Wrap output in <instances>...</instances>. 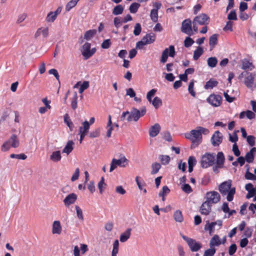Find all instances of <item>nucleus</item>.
Listing matches in <instances>:
<instances>
[{
  "label": "nucleus",
  "instance_id": "1",
  "mask_svg": "<svg viewBox=\"0 0 256 256\" xmlns=\"http://www.w3.org/2000/svg\"><path fill=\"white\" fill-rule=\"evenodd\" d=\"M209 132L210 130L208 128L197 126L195 130H192L190 132L186 133L184 136L186 139L191 141V148H194L202 142V134L207 135Z\"/></svg>",
  "mask_w": 256,
  "mask_h": 256
},
{
  "label": "nucleus",
  "instance_id": "2",
  "mask_svg": "<svg viewBox=\"0 0 256 256\" xmlns=\"http://www.w3.org/2000/svg\"><path fill=\"white\" fill-rule=\"evenodd\" d=\"M146 112V106H142L140 110L136 108H132L131 111L124 112L120 116L121 120H124L126 115H128L126 120L128 122L132 120L136 122L138 121L140 118L144 116Z\"/></svg>",
  "mask_w": 256,
  "mask_h": 256
},
{
  "label": "nucleus",
  "instance_id": "3",
  "mask_svg": "<svg viewBox=\"0 0 256 256\" xmlns=\"http://www.w3.org/2000/svg\"><path fill=\"white\" fill-rule=\"evenodd\" d=\"M232 181L228 180L222 182L218 186V190L222 196H227L226 200L228 202H231L234 199V196L236 194V188L232 187Z\"/></svg>",
  "mask_w": 256,
  "mask_h": 256
},
{
  "label": "nucleus",
  "instance_id": "4",
  "mask_svg": "<svg viewBox=\"0 0 256 256\" xmlns=\"http://www.w3.org/2000/svg\"><path fill=\"white\" fill-rule=\"evenodd\" d=\"M209 20L210 18L205 14H201L196 16L192 21L194 31L197 32H198V25H207Z\"/></svg>",
  "mask_w": 256,
  "mask_h": 256
},
{
  "label": "nucleus",
  "instance_id": "5",
  "mask_svg": "<svg viewBox=\"0 0 256 256\" xmlns=\"http://www.w3.org/2000/svg\"><path fill=\"white\" fill-rule=\"evenodd\" d=\"M156 40V36L154 33H150L144 36L141 40L136 42V48L138 49H142L145 45L153 43Z\"/></svg>",
  "mask_w": 256,
  "mask_h": 256
},
{
  "label": "nucleus",
  "instance_id": "6",
  "mask_svg": "<svg viewBox=\"0 0 256 256\" xmlns=\"http://www.w3.org/2000/svg\"><path fill=\"white\" fill-rule=\"evenodd\" d=\"M128 164V160L124 156H121L119 159L112 158L110 163V172H112L118 166L124 168Z\"/></svg>",
  "mask_w": 256,
  "mask_h": 256
},
{
  "label": "nucleus",
  "instance_id": "7",
  "mask_svg": "<svg viewBox=\"0 0 256 256\" xmlns=\"http://www.w3.org/2000/svg\"><path fill=\"white\" fill-rule=\"evenodd\" d=\"M215 156L211 154H206L201 159V166L203 168H207L214 164Z\"/></svg>",
  "mask_w": 256,
  "mask_h": 256
},
{
  "label": "nucleus",
  "instance_id": "8",
  "mask_svg": "<svg viewBox=\"0 0 256 256\" xmlns=\"http://www.w3.org/2000/svg\"><path fill=\"white\" fill-rule=\"evenodd\" d=\"M182 237L187 242L192 252H197L202 248V244L196 242L195 240L188 238L184 235H182Z\"/></svg>",
  "mask_w": 256,
  "mask_h": 256
},
{
  "label": "nucleus",
  "instance_id": "9",
  "mask_svg": "<svg viewBox=\"0 0 256 256\" xmlns=\"http://www.w3.org/2000/svg\"><path fill=\"white\" fill-rule=\"evenodd\" d=\"M206 102L214 107H218L222 104V98L219 94H212L206 98Z\"/></svg>",
  "mask_w": 256,
  "mask_h": 256
},
{
  "label": "nucleus",
  "instance_id": "10",
  "mask_svg": "<svg viewBox=\"0 0 256 256\" xmlns=\"http://www.w3.org/2000/svg\"><path fill=\"white\" fill-rule=\"evenodd\" d=\"M206 198L205 202L212 205V204H216L220 202V196L217 192L211 191L206 192Z\"/></svg>",
  "mask_w": 256,
  "mask_h": 256
},
{
  "label": "nucleus",
  "instance_id": "11",
  "mask_svg": "<svg viewBox=\"0 0 256 256\" xmlns=\"http://www.w3.org/2000/svg\"><path fill=\"white\" fill-rule=\"evenodd\" d=\"M176 54L174 46L172 45L170 46L168 48H166L162 52L160 58V62L164 64L168 60V56L174 58Z\"/></svg>",
  "mask_w": 256,
  "mask_h": 256
},
{
  "label": "nucleus",
  "instance_id": "12",
  "mask_svg": "<svg viewBox=\"0 0 256 256\" xmlns=\"http://www.w3.org/2000/svg\"><path fill=\"white\" fill-rule=\"evenodd\" d=\"M181 31L190 36L194 34L193 26L192 27V21L190 19H186L182 22Z\"/></svg>",
  "mask_w": 256,
  "mask_h": 256
},
{
  "label": "nucleus",
  "instance_id": "13",
  "mask_svg": "<svg viewBox=\"0 0 256 256\" xmlns=\"http://www.w3.org/2000/svg\"><path fill=\"white\" fill-rule=\"evenodd\" d=\"M242 75L244 76V83L248 88H252L254 84L256 74L252 72H242Z\"/></svg>",
  "mask_w": 256,
  "mask_h": 256
},
{
  "label": "nucleus",
  "instance_id": "14",
  "mask_svg": "<svg viewBox=\"0 0 256 256\" xmlns=\"http://www.w3.org/2000/svg\"><path fill=\"white\" fill-rule=\"evenodd\" d=\"M222 134L219 130H216L212 136L210 142L214 146H218L222 144Z\"/></svg>",
  "mask_w": 256,
  "mask_h": 256
},
{
  "label": "nucleus",
  "instance_id": "15",
  "mask_svg": "<svg viewBox=\"0 0 256 256\" xmlns=\"http://www.w3.org/2000/svg\"><path fill=\"white\" fill-rule=\"evenodd\" d=\"M77 200V195L74 193L68 194L64 200V202L66 207H68L70 204L75 202Z\"/></svg>",
  "mask_w": 256,
  "mask_h": 256
},
{
  "label": "nucleus",
  "instance_id": "16",
  "mask_svg": "<svg viewBox=\"0 0 256 256\" xmlns=\"http://www.w3.org/2000/svg\"><path fill=\"white\" fill-rule=\"evenodd\" d=\"M212 210V205L207 202H204L201 205L200 209V212L202 214L208 216Z\"/></svg>",
  "mask_w": 256,
  "mask_h": 256
},
{
  "label": "nucleus",
  "instance_id": "17",
  "mask_svg": "<svg viewBox=\"0 0 256 256\" xmlns=\"http://www.w3.org/2000/svg\"><path fill=\"white\" fill-rule=\"evenodd\" d=\"M62 231V228L59 220H55L52 226V233L53 234H60Z\"/></svg>",
  "mask_w": 256,
  "mask_h": 256
},
{
  "label": "nucleus",
  "instance_id": "18",
  "mask_svg": "<svg viewBox=\"0 0 256 256\" xmlns=\"http://www.w3.org/2000/svg\"><path fill=\"white\" fill-rule=\"evenodd\" d=\"M160 130V125L156 123L152 126L149 130V134L150 136L154 138L156 136Z\"/></svg>",
  "mask_w": 256,
  "mask_h": 256
},
{
  "label": "nucleus",
  "instance_id": "19",
  "mask_svg": "<svg viewBox=\"0 0 256 256\" xmlns=\"http://www.w3.org/2000/svg\"><path fill=\"white\" fill-rule=\"evenodd\" d=\"M222 244V240L218 234H214L210 239V248L218 246Z\"/></svg>",
  "mask_w": 256,
  "mask_h": 256
},
{
  "label": "nucleus",
  "instance_id": "20",
  "mask_svg": "<svg viewBox=\"0 0 256 256\" xmlns=\"http://www.w3.org/2000/svg\"><path fill=\"white\" fill-rule=\"evenodd\" d=\"M245 116L250 120H252L255 118V114L254 112L250 110L242 112L240 114L239 118L240 119H242Z\"/></svg>",
  "mask_w": 256,
  "mask_h": 256
},
{
  "label": "nucleus",
  "instance_id": "21",
  "mask_svg": "<svg viewBox=\"0 0 256 256\" xmlns=\"http://www.w3.org/2000/svg\"><path fill=\"white\" fill-rule=\"evenodd\" d=\"M132 228H128L126 230L122 232L120 237V240L122 242H126L130 238L131 235Z\"/></svg>",
  "mask_w": 256,
  "mask_h": 256
},
{
  "label": "nucleus",
  "instance_id": "22",
  "mask_svg": "<svg viewBox=\"0 0 256 256\" xmlns=\"http://www.w3.org/2000/svg\"><path fill=\"white\" fill-rule=\"evenodd\" d=\"M90 48V44L89 42H86L82 47V54L86 60L88 58V53Z\"/></svg>",
  "mask_w": 256,
  "mask_h": 256
},
{
  "label": "nucleus",
  "instance_id": "23",
  "mask_svg": "<svg viewBox=\"0 0 256 256\" xmlns=\"http://www.w3.org/2000/svg\"><path fill=\"white\" fill-rule=\"evenodd\" d=\"M74 142L72 140H68L64 148L62 150L63 153H66L68 155L74 150Z\"/></svg>",
  "mask_w": 256,
  "mask_h": 256
},
{
  "label": "nucleus",
  "instance_id": "24",
  "mask_svg": "<svg viewBox=\"0 0 256 256\" xmlns=\"http://www.w3.org/2000/svg\"><path fill=\"white\" fill-rule=\"evenodd\" d=\"M218 41V34H214L210 36L209 39V45L211 50L213 49L214 46L217 44Z\"/></svg>",
  "mask_w": 256,
  "mask_h": 256
},
{
  "label": "nucleus",
  "instance_id": "25",
  "mask_svg": "<svg viewBox=\"0 0 256 256\" xmlns=\"http://www.w3.org/2000/svg\"><path fill=\"white\" fill-rule=\"evenodd\" d=\"M90 128L89 122L86 120L82 122V126L79 128V133L87 134Z\"/></svg>",
  "mask_w": 256,
  "mask_h": 256
},
{
  "label": "nucleus",
  "instance_id": "26",
  "mask_svg": "<svg viewBox=\"0 0 256 256\" xmlns=\"http://www.w3.org/2000/svg\"><path fill=\"white\" fill-rule=\"evenodd\" d=\"M62 158L60 152V150L54 151L52 152L50 156V159L54 162H58Z\"/></svg>",
  "mask_w": 256,
  "mask_h": 256
},
{
  "label": "nucleus",
  "instance_id": "27",
  "mask_svg": "<svg viewBox=\"0 0 256 256\" xmlns=\"http://www.w3.org/2000/svg\"><path fill=\"white\" fill-rule=\"evenodd\" d=\"M225 158L222 152H218L216 155V164L224 166Z\"/></svg>",
  "mask_w": 256,
  "mask_h": 256
},
{
  "label": "nucleus",
  "instance_id": "28",
  "mask_svg": "<svg viewBox=\"0 0 256 256\" xmlns=\"http://www.w3.org/2000/svg\"><path fill=\"white\" fill-rule=\"evenodd\" d=\"M41 34H42L44 38L47 37L48 35V28H46L44 29L39 28L35 34V37L39 36Z\"/></svg>",
  "mask_w": 256,
  "mask_h": 256
},
{
  "label": "nucleus",
  "instance_id": "29",
  "mask_svg": "<svg viewBox=\"0 0 256 256\" xmlns=\"http://www.w3.org/2000/svg\"><path fill=\"white\" fill-rule=\"evenodd\" d=\"M204 52L203 48L200 46H198L194 52L193 59L194 60H198Z\"/></svg>",
  "mask_w": 256,
  "mask_h": 256
},
{
  "label": "nucleus",
  "instance_id": "30",
  "mask_svg": "<svg viewBox=\"0 0 256 256\" xmlns=\"http://www.w3.org/2000/svg\"><path fill=\"white\" fill-rule=\"evenodd\" d=\"M106 128H108L106 136L108 138H110L111 136L112 132L113 130V126H112V121L110 115L108 116V120Z\"/></svg>",
  "mask_w": 256,
  "mask_h": 256
},
{
  "label": "nucleus",
  "instance_id": "31",
  "mask_svg": "<svg viewBox=\"0 0 256 256\" xmlns=\"http://www.w3.org/2000/svg\"><path fill=\"white\" fill-rule=\"evenodd\" d=\"M218 84V81L214 80V79H210L208 81L205 86H204V88L205 89H209V88H212L214 87L217 86Z\"/></svg>",
  "mask_w": 256,
  "mask_h": 256
},
{
  "label": "nucleus",
  "instance_id": "32",
  "mask_svg": "<svg viewBox=\"0 0 256 256\" xmlns=\"http://www.w3.org/2000/svg\"><path fill=\"white\" fill-rule=\"evenodd\" d=\"M9 140L10 142L12 147L16 148L18 146L19 140L16 134H12Z\"/></svg>",
  "mask_w": 256,
  "mask_h": 256
},
{
  "label": "nucleus",
  "instance_id": "33",
  "mask_svg": "<svg viewBox=\"0 0 256 256\" xmlns=\"http://www.w3.org/2000/svg\"><path fill=\"white\" fill-rule=\"evenodd\" d=\"M173 216L174 220L177 222H182L184 220L182 212L180 210H176L174 212Z\"/></svg>",
  "mask_w": 256,
  "mask_h": 256
},
{
  "label": "nucleus",
  "instance_id": "34",
  "mask_svg": "<svg viewBox=\"0 0 256 256\" xmlns=\"http://www.w3.org/2000/svg\"><path fill=\"white\" fill-rule=\"evenodd\" d=\"M155 108L158 109L162 106V100L158 96H156L153 100H152L151 102Z\"/></svg>",
  "mask_w": 256,
  "mask_h": 256
},
{
  "label": "nucleus",
  "instance_id": "35",
  "mask_svg": "<svg viewBox=\"0 0 256 256\" xmlns=\"http://www.w3.org/2000/svg\"><path fill=\"white\" fill-rule=\"evenodd\" d=\"M112 256H117L118 252L119 242L118 240H116L112 245Z\"/></svg>",
  "mask_w": 256,
  "mask_h": 256
},
{
  "label": "nucleus",
  "instance_id": "36",
  "mask_svg": "<svg viewBox=\"0 0 256 256\" xmlns=\"http://www.w3.org/2000/svg\"><path fill=\"white\" fill-rule=\"evenodd\" d=\"M64 122L66 124V125L68 126V127L70 128V131L73 130V128H74V124L71 121L68 114H66L64 116Z\"/></svg>",
  "mask_w": 256,
  "mask_h": 256
},
{
  "label": "nucleus",
  "instance_id": "37",
  "mask_svg": "<svg viewBox=\"0 0 256 256\" xmlns=\"http://www.w3.org/2000/svg\"><path fill=\"white\" fill-rule=\"evenodd\" d=\"M78 94L76 92H74L71 100V106L74 110H75L78 107Z\"/></svg>",
  "mask_w": 256,
  "mask_h": 256
},
{
  "label": "nucleus",
  "instance_id": "38",
  "mask_svg": "<svg viewBox=\"0 0 256 256\" xmlns=\"http://www.w3.org/2000/svg\"><path fill=\"white\" fill-rule=\"evenodd\" d=\"M96 33V30H90L86 31L84 34V38L86 40H90Z\"/></svg>",
  "mask_w": 256,
  "mask_h": 256
},
{
  "label": "nucleus",
  "instance_id": "39",
  "mask_svg": "<svg viewBox=\"0 0 256 256\" xmlns=\"http://www.w3.org/2000/svg\"><path fill=\"white\" fill-rule=\"evenodd\" d=\"M80 0H71L66 6L65 10L66 12H69L72 8H74Z\"/></svg>",
  "mask_w": 256,
  "mask_h": 256
},
{
  "label": "nucleus",
  "instance_id": "40",
  "mask_svg": "<svg viewBox=\"0 0 256 256\" xmlns=\"http://www.w3.org/2000/svg\"><path fill=\"white\" fill-rule=\"evenodd\" d=\"M216 223L212 222L210 223L208 222V224L205 226V230H208L210 235H212L214 232V226Z\"/></svg>",
  "mask_w": 256,
  "mask_h": 256
},
{
  "label": "nucleus",
  "instance_id": "41",
  "mask_svg": "<svg viewBox=\"0 0 256 256\" xmlns=\"http://www.w3.org/2000/svg\"><path fill=\"white\" fill-rule=\"evenodd\" d=\"M124 8L121 4L116 6L112 10V14L114 15H119L122 14L124 12Z\"/></svg>",
  "mask_w": 256,
  "mask_h": 256
},
{
  "label": "nucleus",
  "instance_id": "42",
  "mask_svg": "<svg viewBox=\"0 0 256 256\" xmlns=\"http://www.w3.org/2000/svg\"><path fill=\"white\" fill-rule=\"evenodd\" d=\"M161 168V165L158 162H154L152 164L151 174H157Z\"/></svg>",
  "mask_w": 256,
  "mask_h": 256
},
{
  "label": "nucleus",
  "instance_id": "43",
  "mask_svg": "<svg viewBox=\"0 0 256 256\" xmlns=\"http://www.w3.org/2000/svg\"><path fill=\"white\" fill-rule=\"evenodd\" d=\"M106 184L104 183V179L103 177L101 178L100 181L98 183V188L100 193L102 194L106 188Z\"/></svg>",
  "mask_w": 256,
  "mask_h": 256
},
{
  "label": "nucleus",
  "instance_id": "44",
  "mask_svg": "<svg viewBox=\"0 0 256 256\" xmlns=\"http://www.w3.org/2000/svg\"><path fill=\"white\" fill-rule=\"evenodd\" d=\"M208 64L210 68L215 67L218 64V60L216 57H210L208 59Z\"/></svg>",
  "mask_w": 256,
  "mask_h": 256
},
{
  "label": "nucleus",
  "instance_id": "45",
  "mask_svg": "<svg viewBox=\"0 0 256 256\" xmlns=\"http://www.w3.org/2000/svg\"><path fill=\"white\" fill-rule=\"evenodd\" d=\"M140 6V4L137 2H133L130 4L129 10L131 13L135 14L137 12Z\"/></svg>",
  "mask_w": 256,
  "mask_h": 256
},
{
  "label": "nucleus",
  "instance_id": "46",
  "mask_svg": "<svg viewBox=\"0 0 256 256\" xmlns=\"http://www.w3.org/2000/svg\"><path fill=\"white\" fill-rule=\"evenodd\" d=\"M159 159L164 165L168 164L170 161V157L167 155H160Z\"/></svg>",
  "mask_w": 256,
  "mask_h": 256
},
{
  "label": "nucleus",
  "instance_id": "47",
  "mask_svg": "<svg viewBox=\"0 0 256 256\" xmlns=\"http://www.w3.org/2000/svg\"><path fill=\"white\" fill-rule=\"evenodd\" d=\"M56 18L57 16L54 14V13L53 12H51L48 14L46 20L47 22H52L56 20Z\"/></svg>",
  "mask_w": 256,
  "mask_h": 256
},
{
  "label": "nucleus",
  "instance_id": "48",
  "mask_svg": "<svg viewBox=\"0 0 256 256\" xmlns=\"http://www.w3.org/2000/svg\"><path fill=\"white\" fill-rule=\"evenodd\" d=\"M216 252V250L215 248H210L204 251L203 256H214Z\"/></svg>",
  "mask_w": 256,
  "mask_h": 256
},
{
  "label": "nucleus",
  "instance_id": "49",
  "mask_svg": "<svg viewBox=\"0 0 256 256\" xmlns=\"http://www.w3.org/2000/svg\"><path fill=\"white\" fill-rule=\"evenodd\" d=\"M242 69L243 70H247L250 68V70L254 68V66H252V62H250L249 61L246 60L242 62Z\"/></svg>",
  "mask_w": 256,
  "mask_h": 256
},
{
  "label": "nucleus",
  "instance_id": "50",
  "mask_svg": "<svg viewBox=\"0 0 256 256\" xmlns=\"http://www.w3.org/2000/svg\"><path fill=\"white\" fill-rule=\"evenodd\" d=\"M189 93L194 97L196 96V92L194 90V80H192L189 84L188 86Z\"/></svg>",
  "mask_w": 256,
  "mask_h": 256
},
{
  "label": "nucleus",
  "instance_id": "51",
  "mask_svg": "<svg viewBox=\"0 0 256 256\" xmlns=\"http://www.w3.org/2000/svg\"><path fill=\"white\" fill-rule=\"evenodd\" d=\"M12 147L10 142L9 140L4 142L2 146L1 150L2 152L8 150Z\"/></svg>",
  "mask_w": 256,
  "mask_h": 256
},
{
  "label": "nucleus",
  "instance_id": "52",
  "mask_svg": "<svg viewBox=\"0 0 256 256\" xmlns=\"http://www.w3.org/2000/svg\"><path fill=\"white\" fill-rule=\"evenodd\" d=\"M150 18L154 22H156L158 20V12L157 10H152L150 12Z\"/></svg>",
  "mask_w": 256,
  "mask_h": 256
},
{
  "label": "nucleus",
  "instance_id": "53",
  "mask_svg": "<svg viewBox=\"0 0 256 256\" xmlns=\"http://www.w3.org/2000/svg\"><path fill=\"white\" fill-rule=\"evenodd\" d=\"M10 158H17L19 160H24L27 158V156L24 154H12L10 155Z\"/></svg>",
  "mask_w": 256,
  "mask_h": 256
},
{
  "label": "nucleus",
  "instance_id": "54",
  "mask_svg": "<svg viewBox=\"0 0 256 256\" xmlns=\"http://www.w3.org/2000/svg\"><path fill=\"white\" fill-rule=\"evenodd\" d=\"M100 128H98L92 131L89 135L90 138H94L98 137L100 135Z\"/></svg>",
  "mask_w": 256,
  "mask_h": 256
},
{
  "label": "nucleus",
  "instance_id": "55",
  "mask_svg": "<svg viewBox=\"0 0 256 256\" xmlns=\"http://www.w3.org/2000/svg\"><path fill=\"white\" fill-rule=\"evenodd\" d=\"M194 42V40L192 38L188 36L186 38L184 41V46L186 48H188L192 46Z\"/></svg>",
  "mask_w": 256,
  "mask_h": 256
},
{
  "label": "nucleus",
  "instance_id": "56",
  "mask_svg": "<svg viewBox=\"0 0 256 256\" xmlns=\"http://www.w3.org/2000/svg\"><path fill=\"white\" fill-rule=\"evenodd\" d=\"M156 91L157 90L156 89H152L148 92L146 94V98L150 102H151L152 98L156 94Z\"/></svg>",
  "mask_w": 256,
  "mask_h": 256
},
{
  "label": "nucleus",
  "instance_id": "57",
  "mask_svg": "<svg viewBox=\"0 0 256 256\" xmlns=\"http://www.w3.org/2000/svg\"><path fill=\"white\" fill-rule=\"evenodd\" d=\"M75 208L76 212V215L78 218L82 220H84V216L82 209L78 206H75Z\"/></svg>",
  "mask_w": 256,
  "mask_h": 256
},
{
  "label": "nucleus",
  "instance_id": "58",
  "mask_svg": "<svg viewBox=\"0 0 256 256\" xmlns=\"http://www.w3.org/2000/svg\"><path fill=\"white\" fill-rule=\"evenodd\" d=\"M182 190L186 194H190L192 192L191 186L187 184L182 185Z\"/></svg>",
  "mask_w": 256,
  "mask_h": 256
},
{
  "label": "nucleus",
  "instance_id": "59",
  "mask_svg": "<svg viewBox=\"0 0 256 256\" xmlns=\"http://www.w3.org/2000/svg\"><path fill=\"white\" fill-rule=\"evenodd\" d=\"M142 31V27L140 24L139 23H137L134 26V34L136 36H138Z\"/></svg>",
  "mask_w": 256,
  "mask_h": 256
},
{
  "label": "nucleus",
  "instance_id": "60",
  "mask_svg": "<svg viewBox=\"0 0 256 256\" xmlns=\"http://www.w3.org/2000/svg\"><path fill=\"white\" fill-rule=\"evenodd\" d=\"M89 87V82L84 81L79 88V92L82 94L83 92Z\"/></svg>",
  "mask_w": 256,
  "mask_h": 256
},
{
  "label": "nucleus",
  "instance_id": "61",
  "mask_svg": "<svg viewBox=\"0 0 256 256\" xmlns=\"http://www.w3.org/2000/svg\"><path fill=\"white\" fill-rule=\"evenodd\" d=\"M254 154L248 152L246 154L245 156V160L248 163H251L254 161Z\"/></svg>",
  "mask_w": 256,
  "mask_h": 256
},
{
  "label": "nucleus",
  "instance_id": "62",
  "mask_svg": "<svg viewBox=\"0 0 256 256\" xmlns=\"http://www.w3.org/2000/svg\"><path fill=\"white\" fill-rule=\"evenodd\" d=\"M27 17V15L25 13H23L22 14H20L18 16L16 22L18 24H19L21 22H22Z\"/></svg>",
  "mask_w": 256,
  "mask_h": 256
},
{
  "label": "nucleus",
  "instance_id": "63",
  "mask_svg": "<svg viewBox=\"0 0 256 256\" xmlns=\"http://www.w3.org/2000/svg\"><path fill=\"white\" fill-rule=\"evenodd\" d=\"M114 26L118 28L120 26L122 23H124L123 19L122 20L120 18L116 17L114 18Z\"/></svg>",
  "mask_w": 256,
  "mask_h": 256
},
{
  "label": "nucleus",
  "instance_id": "64",
  "mask_svg": "<svg viewBox=\"0 0 256 256\" xmlns=\"http://www.w3.org/2000/svg\"><path fill=\"white\" fill-rule=\"evenodd\" d=\"M245 178L247 180H256V176L250 172L248 170L245 174Z\"/></svg>",
  "mask_w": 256,
  "mask_h": 256
}]
</instances>
